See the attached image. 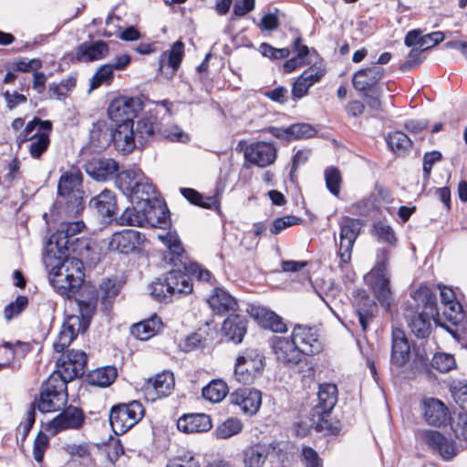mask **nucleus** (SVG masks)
Here are the masks:
<instances>
[{
    "label": "nucleus",
    "mask_w": 467,
    "mask_h": 467,
    "mask_svg": "<svg viewBox=\"0 0 467 467\" xmlns=\"http://www.w3.org/2000/svg\"><path fill=\"white\" fill-rule=\"evenodd\" d=\"M49 273V280L54 288L60 294L70 296L84 281L83 263L77 257L51 256L45 258Z\"/></svg>",
    "instance_id": "obj_1"
},
{
    "label": "nucleus",
    "mask_w": 467,
    "mask_h": 467,
    "mask_svg": "<svg viewBox=\"0 0 467 467\" xmlns=\"http://www.w3.org/2000/svg\"><path fill=\"white\" fill-rule=\"evenodd\" d=\"M388 265L389 252L386 249L379 250L374 267L364 277L365 282L386 310L389 309L393 300Z\"/></svg>",
    "instance_id": "obj_2"
},
{
    "label": "nucleus",
    "mask_w": 467,
    "mask_h": 467,
    "mask_svg": "<svg viewBox=\"0 0 467 467\" xmlns=\"http://www.w3.org/2000/svg\"><path fill=\"white\" fill-rule=\"evenodd\" d=\"M192 291L190 277L181 269H172L163 279L158 278L150 285V295L161 303H167L180 295Z\"/></svg>",
    "instance_id": "obj_3"
},
{
    "label": "nucleus",
    "mask_w": 467,
    "mask_h": 467,
    "mask_svg": "<svg viewBox=\"0 0 467 467\" xmlns=\"http://www.w3.org/2000/svg\"><path fill=\"white\" fill-rule=\"evenodd\" d=\"M82 179V173L77 168L67 171L59 179L57 192L66 200L70 213H78L83 208Z\"/></svg>",
    "instance_id": "obj_4"
},
{
    "label": "nucleus",
    "mask_w": 467,
    "mask_h": 467,
    "mask_svg": "<svg viewBox=\"0 0 467 467\" xmlns=\"http://www.w3.org/2000/svg\"><path fill=\"white\" fill-rule=\"evenodd\" d=\"M144 413V407L138 400L119 403L111 408L109 423L117 435L123 434L135 426L142 419Z\"/></svg>",
    "instance_id": "obj_5"
},
{
    "label": "nucleus",
    "mask_w": 467,
    "mask_h": 467,
    "mask_svg": "<svg viewBox=\"0 0 467 467\" xmlns=\"http://www.w3.org/2000/svg\"><path fill=\"white\" fill-rule=\"evenodd\" d=\"M265 356L257 348H246L237 358L234 364V377L243 384H251L262 374Z\"/></svg>",
    "instance_id": "obj_6"
},
{
    "label": "nucleus",
    "mask_w": 467,
    "mask_h": 467,
    "mask_svg": "<svg viewBox=\"0 0 467 467\" xmlns=\"http://www.w3.org/2000/svg\"><path fill=\"white\" fill-rule=\"evenodd\" d=\"M134 132L140 147H143L156 135L165 137L172 141L185 142L189 140L188 135L177 127L172 130H162L157 118L154 116L144 117L139 119L136 127H134Z\"/></svg>",
    "instance_id": "obj_7"
},
{
    "label": "nucleus",
    "mask_w": 467,
    "mask_h": 467,
    "mask_svg": "<svg viewBox=\"0 0 467 467\" xmlns=\"http://www.w3.org/2000/svg\"><path fill=\"white\" fill-rule=\"evenodd\" d=\"M339 243L337 254L340 258L339 265H347L351 260L354 244L360 234L362 223L359 219L342 216L338 220Z\"/></svg>",
    "instance_id": "obj_8"
},
{
    "label": "nucleus",
    "mask_w": 467,
    "mask_h": 467,
    "mask_svg": "<svg viewBox=\"0 0 467 467\" xmlns=\"http://www.w3.org/2000/svg\"><path fill=\"white\" fill-rule=\"evenodd\" d=\"M317 404L315 407L316 413L318 416L317 426L320 430H327L334 433L336 427H332L327 420V417L334 409L337 401V388L335 384H322L317 392Z\"/></svg>",
    "instance_id": "obj_9"
},
{
    "label": "nucleus",
    "mask_w": 467,
    "mask_h": 467,
    "mask_svg": "<svg viewBox=\"0 0 467 467\" xmlns=\"http://www.w3.org/2000/svg\"><path fill=\"white\" fill-rule=\"evenodd\" d=\"M141 109V102L137 98L120 97L113 99L108 112L111 120L117 123H134L133 118Z\"/></svg>",
    "instance_id": "obj_10"
},
{
    "label": "nucleus",
    "mask_w": 467,
    "mask_h": 467,
    "mask_svg": "<svg viewBox=\"0 0 467 467\" xmlns=\"http://www.w3.org/2000/svg\"><path fill=\"white\" fill-rule=\"evenodd\" d=\"M88 362L87 354L82 350H67L62 353L57 362V368L64 373L67 379H74L85 373Z\"/></svg>",
    "instance_id": "obj_11"
},
{
    "label": "nucleus",
    "mask_w": 467,
    "mask_h": 467,
    "mask_svg": "<svg viewBox=\"0 0 467 467\" xmlns=\"http://www.w3.org/2000/svg\"><path fill=\"white\" fill-rule=\"evenodd\" d=\"M85 415L82 409L75 406L66 407L48 424L47 430L57 434L65 430H78L82 427Z\"/></svg>",
    "instance_id": "obj_12"
},
{
    "label": "nucleus",
    "mask_w": 467,
    "mask_h": 467,
    "mask_svg": "<svg viewBox=\"0 0 467 467\" xmlns=\"http://www.w3.org/2000/svg\"><path fill=\"white\" fill-rule=\"evenodd\" d=\"M244 159L253 165L265 168L275 162L276 149L274 144L269 142L251 143L244 150Z\"/></svg>",
    "instance_id": "obj_13"
},
{
    "label": "nucleus",
    "mask_w": 467,
    "mask_h": 467,
    "mask_svg": "<svg viewBox=\"0 0 467 467\" xmlns=\"http://www.w3.org/2000/svg\"><path fill=\"white\" fill-rule=\"evenodd\" d=\"M83 222L62 223L56 234H52L50 244H55L58 252L65 254L66 252L74 251L75 235L84 228Z\"/></svg>",
    "instance_id": "obj_14"
},
{
    "label": "nucleus",
    "mask_w": 467,
    "mask_h": 467,
    "mask_svg": "<svg viewBox=\"0 0 467 467\" xmlns=\"http://www.w3.org/2000/svg\"><path fill=\"white\" fill-rule=\"evenodd\" d=\"M315 326L297 323L292 331V338L300 346L306 355L318 353L321 344Z\"/></svg>",
    "instance_id": "obj_15"
},
{
    "label": "nucleus",
    "mask_w": 467,
    "mask_h": 467,
    "mask_svg": "<svg viewBox=\"0 0 467 467\" xmlns=\"http://www.w3.org/2000/svg\"><path fill=\"white\" fill-rule=\"evenodd\" d=\"M303 349L295 340L289 341L286 338L275 337L273 341V351L278 361L286 366H296L301 362Z\"/></svg>",
    "instance_id": "obj_16"
},
{
    "label": "nucleus",
    "mask_w": 467,
    "mask_h": 467,
    "mask_svg": "<svg viewBox=\"0 0 467 467\" xmlns=\"http://www.w3.org/2000/svg\"><path fill=\"white\" fill-rule=\"evenodd\" d=\"M385 69L379 66L362 68L356 72L352 78L353 87L359 92H369L379 89V82L384 77Z\"/></svg>",
    "instance_id": "obj_17"
},
{
    "label": "nucleus",
    "mask_w": 467,
    "mask_h": 467,
    "mask_svg": "<svg viewBox=\"0 0 467 467\" xmlns=\"http://www.w3.org/2000/svg\"><path fill=\"white\" fill-rule=\"evenodd\" d=\"M174 388L173 374L168 371L157 374L153 379H149L143 385V389L148 400H155L171 394Z\"/></svg>",
    "instance_id": "obj_18"
},
{
    "label": "nucleus",
    "mask_w": 467,
    "mask_h": 467,
    "mask_svg": "<svg viewBox=\"0 0 467 467\" xmlns=\"http://www.w3.org/2000/svg\"><path fill=\"white\" fill-rule=\"evenodd\" d=\"M230 402L238 406L241 410L249 415L255 414L261 407V392L251 389H238L230 394Z\"/></svg>",
    "instance_id": "obj_19"
},
{
    "label": "nucleus",
    "mask_w": 467,
    "mask_h": 467,
    "mask_svg": "<svg viewBox=\"0 0 467 467\" xmlns=\"http://www.w3.org/2000/svg\"><path fill=\"white\" fill-rule=\"evenodd\" d=\"M411 297L425 309V311L420 314V321H440L438 318L436 295L430 287L420 285L411 294Z\"/></svg>",
    "instance_id": "obj_20"
},
{
    "label": "nucleus",
    "mask_w": 467,
    "mask_h": 467,
    "mask_svg": "<svg viewBox=\"0 0 467 467\" xmlns=\"http://www.w3.org/2000/svg\"><path fill=\"white\" fill-rule=\"evenodd\" d=\"M438 288L443 305V314L447 321H463L467 318V314L462 304L456 299L455 292L444 285H438Z\"/></svg>",
    "instance_id": "obj_21"
},
{
    "label": "nucleus",
    "mask_w": 467,
    "mask_h": 467,
    "mask_svg": "<svg viewBox=\"0 0 467 467\" xmlns=\"http://www.w3.org/2000/svg\"><path fill=\"white\" fill-rule=\"evenodd\" d=\"M72 379H66L64 373L57 368L42 384L39 394H44V397H48L50 393H55L57 398L56 403L67 404L68 397L67 384Z\"/></svg>",
    "instance_id": "obj_22"
},
{
    "label": "nucleus",
    "mask_w": 467,
    "mask_h": 467,
    "mask_svg": "<svg viewBox=\"0 0 467 467\" xmlns=\"http://www.w3.org/2000/svg\"><path fill=\"white\" fill-rule=\"evenodd\" d=\"M421 411L429 425L441 426L449 420V410L436 398H426L421 402Z\"/></svg>",
    "instance_id": "obj_23"
},
{
    "label": "nucleus",
    "mask_w": 467,
    "mask_h": 467,
    "mask_svg": "<svg viewBox=\"0 0 467 467\" xmlns=\"http://www.w3.org/2000/svg\"><path fill=\"white\" fill-rule=\"evenodd\" d=\"M421 439L444 460H451L456 455L454 442L437 431H424L421 433Z\"/></svg>",
    "instance_id": "obj_24"
},
{
    "label": "nucleus",
    "mask_w": 467,
    "mask_h": 467,
    "mask_svg": "<svg viewBox=\"0 0 467 467\" xmlns=\"http://www.w3.org/2000/svg\"><path fill=\"white\" fill-rule=\"evenodd\" d=\"M118 170L119 165L113 159L92 158L85 164L86 172L99 182L112 177Z\"/></svg>",
    "instance_id": "obj_25"
},
{
    "label": "nucleus",
    "mask_w": 467,
    "mask_h": 467,
    "mask_svg": "<svg viewBox=\"0 0 467 467\" xmlns=\"http://www.w3.org/2000/svg\"><path fill=\"white\" fill-rule=\"evenodd\" d=\"M114 128L106 120H99L93 123L89 131V143L93 150L100 151L108 148L113 142Z\"/></svg>",
    "instance_id": "obj_26"
},
{
    "label": "nucleus",
    "mask_w": 467,
    "mask_h": 467,
    "mask_svg": "<svg viewBox=\"0 0 467 467\" xmlns=\"http://www.w3.org/2000/svg\"><path fill=\"white\" fill-rule=\"evenodd\" d=\"M410 347L405 333L400 328L392 329V349L390 362L398 368L403 367L409 360Z\"/></svg>",
    "instance_id": "obj_27"
},
{
    "label": "nucleus",
    "mask_w": 467,
    "mask_h": 467,
    "mask_svg": "<svg viewBox=\"0 0 467 467\" xmlns=\"http://www.w3.org/2000/svg\"><path fill=\"white\" fill-rule=\"evenodd\" d=\"M207 303L215 314H229V317H239V315L235 314L236 301L223 289L214 288L213 295L207 299Z\"/></svg>",
    "instance_id": "obj_28"
},
{
    "label": "nucleus",
    "mask_w": 467,
    "mask_h": 467,
    "mask_svg": "<svg viewBox=\"0 0 467 467\" xmlns=\"http://www.w3.org/2000/svg\"><path fill=\"white\" fill-rule=\"evenodd\" d=\"M143 211H139L135 207H128L125 211L116 218V222L119 225H128V226H138L143 227L145 224L149 223L152 226H155V223L151 222V213H156L153 207H145L142 206Z\"/></svg>",
    "instance_id": "obj_29"
},
{
    "label": "nucleus",
    "mask_w": 467,
    "mask_h": 467,
    "mask_svg": "<svg viewBox=\"0 0 467 467\" xmlns=\"http://www.w3.org/2000/svg\"><path fill=\"white\" fill-rule=\"evenodd\" d=\"M212 426L210 416L204 413L184 414L177 420L178 430L185 433L208 431Z\"/></svg>",
    "instance_id": "obj_30"
},
{
    "label": "nucleus",
    "mask_w": 467,
    "mask_h": 467,
    "mask_svg": "<svg viewBox=\"0 0 467 467\" xmlns=\"http://www.w3.org/2000/svg\"><path fill=\"white\" fill-rule=\"evenodd\" d=\"M113 143L118 150L124 153L131 152L137 146V137L134 132V123H120L114 128Z\"/></svg>",
    "instance_id": "obj_31"
},
{
    "label": "nucleus",
    "mask_w": 467,
    "mask_h": 467,
    "mask_svg": "<svg viewBox=\"0 0 467 467\" xmlns=\"http://www.w3.org/2000/svg\"><path fill=\"white\" fill-rule=\"evenodd\" d=\"M89 205L101 217L111 220L117 210L116 196L113 192L104 190L90 200Z\"/></svg>",
    "instance_id": "obj_32"
},
{
    "label": "nucleus",
    "mask_w": 467,
    "mask_h": 467,
    "mask_svg": "<svg viewBox=\"0 0 467 467\" xmlns=\"http://www.w3.org/2000/svg\"><path fill=\"white\" fill-rule=\"evenodd\" d=\"M108 53V44L102 40L84 42L77 48L76 58L80 62H90L104 58Z\"/></svg>",
    "instance_id": "obj_33"
},
{
    "label": "nucleus",
    "mask_w": 467,
    "mask_h": 467,
    "mask_svg": "<svg viewBox=\"0 0 467 467\" xmlns=\"http://www.w3.org/2000/svg\"><path fill=\"white\" fill-rule=\"evenodd\" d=\"M139 232L134 230H124L115 233L109 244V249L122 254H129L135 250L139 243Z\"/></svg>",
    "instance_id": "obj_34"
},
{
    "label": "nucleus",
    "mask_w": 467,
    "mask_h": 467,
    "mask_svg": "<svg viewBox=\"0 0 467 467\" xmlns=\"http://www.w3.org/2000/svg\"><path fill=\"white\" fill-rule=\"evenodd\" d=\"M89 323H78V327L74 324L62 323L61 329L58 333L57 340L54 343V349L57 352H63L78 333H84L88 330Z\"/></svg>",
    "instance_id": "obj_35"
},
{
    "label": "nucleus",
    "mask_w": 467,
    "mask_h": 467,
    "mask_svg": "<svg viewBox=\"0 0 467 467\" xmlns=\"http://www.w3.org/2000/svg\"><path fill=\"white\" fill-rule=\"evenodd\" d=\"M271 446L266 443H255L248 446L243 452V462L244 467H263L265 464Z\"/></svg>",
    "instance_id": "obj_36"
},
{
    "label": "nucleus",
    "mask_w": 467,
    "mask_h": 467,
    "mask_svg": "<svg viewBox=\"0 0 467 467\" xmlns=\"http://www.w3.org/2000/svg\"><path fill=\"white\" fill-rule=\"evenodd\" d=\"M323 74L317 69L309 68L305 70L294 82L292 96L295 99L303 98L307 94L310 87L317 83Z\"/></svg>",
    "instance_id": "obj_37"
},
{
    "label": "nucleus",
    "mask_w": 467,
    "mask_h": 467,
    "mask_svg": "<svg viewBox=\"0 0 467 467\" xmlns=\"http://www.w3.org/2000/svg\"><path fill=\"white\" fill-rule=\"evenodd\" d=\"M354 304L359 321H368L373 318L378 310L376 302L362 289L356 291L354 295Z\"/></svg>",
    "instance_id": "obj_38"
},
{
    "label": "nucleus",
    "mask_w": 467,
    "mask_h": 467,
    "mask_svg": "<svg viewBox=\"0 0 467 467\" xmlns=\"http://www.w3.org/2000/svg\"><path fill=\"white\" fill-rule=\"evenodd\" d=\"M117 376L118 371L114 366H106L90 371L87 375V381L92 386L107 388L115 381Z\"/></svg>",
    "instance_id": "obj_39"
},
{
    "label": "nucleus",
    "mask_w": 467,
    "mask_h": 467,
    "mask_svg": "<svg viewBox=\"0 0 467 467\" xmlns=\"http://www.w3.org/2000/svg\"><path fill=\"white\" fill-rule=\"evenodd\" d=\"M142 179L143 172L140 170H126L118 174L116 183L123 194L129 197Z\"/></svg>",
    "instance_id": "obj_40"
},
{
    "label": "nucleus",
    "mask_w": 467,
    "mask_h": 467,
    "mask_svg": "<svg viewBox=\"0 0 467 467\" xmlns=\"http://www.w3.org/2000/svg\"><path fill=\"white\" fill-rule=\"evenodd\" d=\"M155 192V186L143 175V179L140 180L138 185L132 191V195H129V197L138 200V203L143 202V206L150 208L152 207L150 199L154 198Z\"/></svg>",
    "instance_id": "obj_41"
},
{
    "label": "nucleus",
    "mask_w": 467,
    "mask_h": 467,
    "mask_svg": "<svg viewBox=\"0 0 467 467\" xmlns=\"http://www.w3.org/2000/svg\"><path fill=\"white\" fill-rule=\"evenodd\" d=\"M52 122L50 120H42L39 118L35 117L30 120L23 130L16 137L17 142L23 143L33 138L32 132L37 129L36 133H40L44 130L52 131Z\"/></svg>",
    "instance_id": "obj_42"
},
{
    "label": "nucleus",
    "mask_w": 467,
    "mask_h": 467,
    "mask_svg": "<svg viewBox=\"0 0 467 467\" xmlns=\"http://www.w3.org/2000/svg\"><path fill=\"white\" fill-rule=\"evenodd\" d=\"M51 131L44 130L40 133H34L33 138L29 139L30 141L28 150L32 158L39 159L42 154L47 150L50 144Z\"/></svg>",
    "instance_id": "obj_43"
},
{
    "label": "nucleus",
    "mask_w": 467,
    "mask_h": 467,
    "mask_svg": "<svg viewBox=\"0 0 467 467\" xmlns=\"http://www.w3.org/2000/svg\"><path fill=\"white\" fill-rule=\"evenodd\" d=\"M227 393L228 386L221 379H213L202 389L203 398L214 403L223 400Z\"/></svg>",
    "instance_id": "obj_44"
},
{
    "label": "nucleus",
    "mask_w": 467,
    "mask_h": 467,
    "mask_svg": "<svg viewBox=\"0 0 467 467\" xmlns=\"http://www.w3.org/2000/svg\"><path fill=\"white\" fill-rule=\"evenodd\" d=\"M221 332L225 340L240 344L247 333V327L245 323H223Z\"/></svg>",
    "instance_id": "obj_45"
},
{
    "label": "nucleus",
    "mask_w": 467,
    "mask_h": 467,
    "mask_svg": "<svg viewBox=\"0 0 467 467\" xmlns=\"http://www.w3.org/2000/svg\"><path fill=\"white\" fill-rule=\"evenodd\" d=\"M244 311L255 321H282L281 317L260 305L245 304Z\"/></svg>",
    "instance_id": "obj_46"
},
{
    "label": "nucleus",
    "mask_w": 467,
    "mask_h": 467,
    "mask_svg": "<svg viewBox=\"0 0 467 467\" xmlns=\"http://www.w3.org/2000/svg\"><path fill=\"white\" fill-rule=\"evenodd\" d=\"M163 323H133L130 328L131 335L140 340H148L158 334Z\"/></svg>",
    "instance_id": "obj_47"
},
{
    "label": "nucleus",
    "mask_w": 467,
    "mask_h": 467,
    "mask_svg": "<svg viewBox=\"0 0 467 467\" xmlns=\"http://www.w3.org/2000/svg\"><path fill=\"white\" fill-rule=\"evenodd\" d=\"M158 238L169 250V254L171 255L169 261L176 265V259H178L184 251L178 235L174 233H168L165 235H158Z\"/></svg>",
    "instance_id": "obj_48"
},
{
    "label": "nucleus",
    "mask_w": 467,
    "mask_h": 467,
    "mask_svg": "<svg viewBox=\"0 0 467 467\" xmlns=\"http://www.w3.org/2000/svg\"><path fill=\"white\" fill-rule=\"evenodd\" d=\"M181 192L191 203L203 208H212L218 203V200L215 196L204 198L201 193L192 188H182Z\"/></svg>",
    "instance_id": "obj_49"
},
{
    "label": "nucleus",
    "mask_w": 467,
    "mask_h": 467,
    "mask_svg": "<svg viewBox=\"0 0 467 467\" xmlns=\"http://www.w3.org/2000/svg\"><path fill=\"white\" fill-rule=\"evenodd\" d=\"M242 429L243 423L240 420L229 418L216 428L215 434L217 438L228 439L238 434Z\"/></svg>",
    "instance_id": "obj_50"
},
{
    "label": "nucleus",
    "mask_w": 467,
    "mask_h": 467,
    "mask_svg": "<svg viewBox=\"0 0 467 467\" xmlns=\"http://www.w3.org/2000/svg\"><path fill=\"white\" fill-rule=\"evenodd\" d=\"M387 142L395 152L401 153L409 150L412 144L410 139L401 131H393L389 134Z\"/></svg>",
    "instance_id": "obj_51"
},
{
    "label": "nucleus",
    "mask_w": 467,
    "mask_h": 467,
    "mask_svg": "<svg viewBox=\"0 0 467 467\" xmlns=\"http://www.w3.org/2000/svg\"><path fill=\"white\" fill-rule=\"evenodd\" d=\"M113 78L114 74L112 68L108 64L101 66L90 80V90L96 89L102 85L109 86Z\"/></svg>",
    "instance_id": "obj_52"
},
{
    "label": "nucleus",
    "mask_w": 467,
    "mask_h": 467,
    "mask_svg": "<svg viewBox=\"0 0 467 467\" xmlns=\"http://www.w3.org/2000/svg\"><path fill=\"white\" fill-rule=\"evenodd\" d=\"M437 324L445 328L455 340L461 343L463 348H467L466 323H451V326L447 325L446 323Z\"/></svg>",
    "instance_id": "obj_53"
},
{
    "label": "nucleus",
    "mask_w": 467,
    "mask_h": 467,
    "mask_svg": "<svg viewBox=\"0 0 467 467\" xmlns=\"http://www.w3.org/2000/svg\"><path fill=\"white\" fill-rule=\"evenodd\" d=\"M120 287V284L116 279L103 280L99 285L103 303L107 304L114 298L119 293Z\"/></svg>",
    "instance_id": "obj_54"
},
{
    "label": "nucleus",
    "mask_w": 467,
    "mask_h": 467,
    "mask_svg": "<svg viewBox=\"0 0 467 467\" xmlns=\"http://www.w3.org/2000/svg\"><path fill=\"white\" fill-rule=\"evenodd\" d=\"M289 140H299L314 137L317 130L307 123H296L288 127Z\"/></svg>",
    "instance_id": "obj_55"
},
{
    "label": "nucleus",
    "mask_w": 467,
    "mask_h": 467,
    "mask_svg": "<svg viewBox=\"0 0 467 467\" xmlns=\"http://www.w3.org/2000/svg\"><path fill=\"white\" fill-rule=\"evenodd\" d=\"M300 221V218L293 215L279 217L271 223L269 231L272 234L277 235L286 228L298 224Z\"/></svg>",
    "instance_id": "obj_56"
},
{
    "label": "nucleus",
    "mask_w": 467,
    "mask_h": 467,
    "mask_svg": "<svg viewBox=\"0 0 467 467\" xmlns=\"http://www.w3.org/2000/svg\"><path fill=\"white\" fill-rule=\"evenodd\" d=\"M56 396L57 395L55 393H50V396L48 397H44V394H39V398L36 400V407L38 410L43 413H47L57 411L63 409L66 404L56 403V400L57 399Z\"/></svg>",
    "instance_id": "obj_57"
},
{
    "label": "nucleus",
    "mask_w": 467,
    "mask_h": 467,
    "mask_svg": "<svg viewBox=\"0 0 467 467\" xmlns=\"http://www.w3.org/2000/svg\"><path fill=\"white\" fill-rule=\"evenodd\" d=\"M28 305V299L25 296H18L14 302L8 304L4 309L5 319L16 318Z\"/></svg>",
    "instance_id": "obj_58"
},
{
    "label": "nucleus",
    "mask_w": 467,
    "mask_h": 467,
    "mask_svg": "<svg viewBox=\"0 0 467 467\" xmlns=\"http://www.w3.org/2000/svg\"><path fill=\"white\" fill-rule=\"evenodd\" d=\"M431 366L441 372H448L455 366V359L450 354H435L431 358Z\"/></svg>",
    "instance_id": "obj_59"
},
{
    "label": "nucleus",
    "mask_w": 467,
    "mask_h": 467,
    "mask_svg": "<svg viewBox=\"0 0 467 467\" xmlns=\"http://www.w3.org/2000/svg\"><path fill=\"white\" fill-rule=\"evenodd\" d=\"M326 184L329 192L337 196L340 191L341 175L337 169L328 168L325 171Z\"/></svg>",
    "instance_id": "obj_60"
},
{
    "label": "nucleus",
    "mask_w": 467,
    "mask_h": 467,
    "mask_svg": "<svg viewBox=\"0 0 467 467\" xmlns=\"http://www.w3.org/2000/svg\"><path fill=\"white\" fill-rule=\"evenodd\" d=\"M381 89H376L369 92H364V99L368 107L372 116H376L382 111V103L380 100Z\"/></svg>",
    "instance_id": "obj_61"
},
{
    "label": "nucleus",
    "mask_w": 467,
    "mask_h": 467,
    "mask_svg": "<svg viewBox=\"0 0 467 467\" xmlns=\"http://www.w3.org/2000/svg\"><path fill=\"white\" fill-rule=\"evenodd\" d=\"M49 444V439L46 433L39 431L34 441L33 455L37 462H42L45 451Z\"/></svg>",
    "instance_id": "obj_62"
},
{
    "label": "nucleus",
    "mask_w": 467,
    "mask_h": 467,
    "mask_svg": "<svg viewBox=\"0 0 467 467\" xmlns=\"http://www.w3.org/2000/svg\"><path fill=\"white\" fill-rule=\"evenodd\" d=\"M451 427L457 439L467 441V413L459 414L451 421Z\"/></svg>",
    "instance_id": "obj_63"
},
{
    "label": "nucleus",
    "mask_w": 467,
    "mask_h": 467,
    "mask_svg": "<svg viewBox=\"0 0 467 467\" xmlns=\"http://www.w3.org/2000/svg\"><path fill=\"white\" fill-rule=\"evenodd\" d=\"M166 467H201L199 462L191 453L172 458Z\"/></svg>",
    "instance_id": "obj_64"
}]
</instances>
